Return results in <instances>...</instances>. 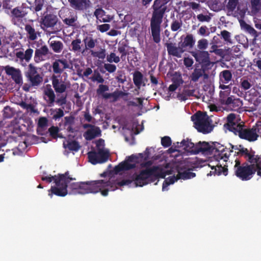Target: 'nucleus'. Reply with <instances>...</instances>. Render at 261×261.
<instances>
[{
	"label": "nucleus",
	"instance_id": "obj_31",
	"mask_svg": "<svg viewBox=\"0 0 261 261\" xmlns=\"http://www.w3.org/2000/svg\"><path fill=\"white\" fill-rule=\"evenodd\" d=\"M241 26L242 29L246 31L251 35H252L254 37H257L256 32V31L252 28L250 25L247 24L244 22H241Z\"/></svg>",
	"mask_w": 261,
	"mask_h": 261
},
{
	"label": "nucleus",
	"instance_id": "obj_15",
	"mask_svg": "<svg viewBox=\"0 0 261 261\" xmlns=\"http://www.w3.org/2000/svg\"><path fill=\"white\" fill-rule=\"evenodd\" d=\"M239 119L234 114H230L227 116V123L226 126L228 129L234 133L237 127H240L243 124L242 122H239Z\"/></svg>",
	"mask_w": 261,
	"mask_h": 261
},
{
	"label": "nucleus",
	"instance_id": "obj_41",
	"mask_svg": "<svg viewBox=\"0 0 261 261\" xmlns=\"http://www.w3.org/2000/svg\"><path fill=\"white\" fill-rule=\"evenodd\" d=\"M208 41L205 39H202L198 40L197 42V47L200 49H205L208 46Z\"/></svg>",
	"mask_w": 261,
	"mask_h": 261
},
{
	"label": "nucleus",
	"instance_id": "obj_55",
	"mask_svg": "<svg viewBox=\"0 0 261 261\" xmlns=\"http://www.w3.org/2000/svg\"><path fill=\"white\" fill-rule=\"evenodd\" d=\"M58 128L55 126H53L49 129L50 135L54 138H56L58 136L57 134L58 133Z\"/></svg>",
	"mask_w": 261,
	"mask_h": 261
},
{
	"label": "nucleus",
	"instance_id": "obj_22",
	"mask_svg": "<svg viewBox=\"0 0 261 261\" xmlns=\"http://www.w3.org/2000/svg\"><path fill=\"white\" fill-rule=\"evenodd\" d=\"M94 14L100 22H109L113 18L110 15H106L105 11L101 9L96 10Z\"/></svg>",
	"mask_w": 261,
	"mask_h": 261
},
{
	"label": "nucleus",
	"instance_id": "obj_64",
	"mask_svg": "<svg viewBox=\"0 0 261 261\" xmlns=\"http://www.w3.org/2000/svg\"><path fill=\"white\" fill-rule=\"evenodd\" d=\"M177 97V98L181 101H184L187 99V96L184 94V92L182 93H179Z\"/></svg>",
	"mask_w": 261,
	"mask_h": 261
},
{
	"label": "nucleus",
	"instance_id": "obj_20",
	"mask_svg": "<svg viewBox=\"0 0 261 261\" xmlns=\"http://www.w3.org/2000/svg\"><path fill=\"white\" fill-rule=\"evenodd\" d=\"M213 145H210L208 143L205 142H199L197 144V153L201 152L207 155H212V148Z\"/></svg>",
	"mask_w": 261,
	"mask_h": 261
},
{
	"label": "nucleus",
	"instance_id": "obj_2",
	"mask_svg": "<svg viewBox=\"0 0 261 261\" xmlns=\"http://www.w3.org/2000/svg\"><path fill=\"white\" fill-rule=\"evenodd\" d=\"M250 165L240 166L239 161H234V169L236 175L243 180H248L257 171V174L261 176V158L257 155L249 157Z\"/></svg>",
	"mask_w": 261,
	"mask_h": 261
},
{
	"label": "nucleus",
	"instance_id": "obj_28",
	"mask_svg": "<svg viewBox=\"0 0 261 261\" xmlns=\"http://www.w3.org/2000/svg\"><path fill=\"white\" fill-rule=\"evenodd\" d=\"M195 43V40L194 39L192 35H187L184 39V42L181 43V45L183 48L185 47L189 46L192 47Z\"/></svg>",
	"mask_w": 261,
	"mask_h": 261
},
{
	"label": "nucleus",
	"instance_id": "obj_14",
	"mask_svg": "<svg viewBox=\"0 0 261 261\" xmlns=\"http://www.w3.org/2000/svg\"><path fill=\"white\" fill-rule=\"evenodd\" d=\"M166 45L168 53L170 55L180 58L185 51V49L180 44H179L178 46H176L175 44L172 43H166Z\"/></svg>",
	"mask_w": 261,
	"mask_h": 261
},
{
	"label": "nucleus",
	"instance_id": "obj_12",
	"mask_svg": "<svg viewBox=\"0 0 261 261\" xmlns=\"http://www.w3.org/2000/svg\"><path fill=\"white\" fill-rule=\"evenodd\" d=\"M52 66L54 74L61 75L64 69L69 68V64L65 59H58L53 63Z\"/></svg>",
	"mask_w": 261,
	"mask_h": 261
},
{
	"label": "nucleus",
	"instance_id": "obj_63",
	"mask_svg": "<svg viewBox=\"0 0 261 261\" xmlns=\"http://www.w3.org/2000/svg\"><path fill=\"white\" fill-rule=\"evenodd\" d=\"M206 31H207V28L206 27H201L200 28V29L198 31V33L200 35L203 36L206 34Z\"/></svg>",
	"mask_w": 261,
	"mask_h": 261
},
{
	"label": "nucleus",
	"instance_id": "obj_34",
	"mask_svg": "<svg viewBox=\"0 0 261 261\" xmlns=\"http://www.w3.org/2000/svg\"><path fill=\"white\" fill-rule=\"evenodd\" d=\"M28 78L33 86H38L42 81V78L39 74Z\"/></svg>",
	"mask_w": 261,
	"mask_h": 261
},
{
	"label": "nucleus",
	"instance_id": "obj_46",
	"mask_svg": "<svg viewBox=\"0 0 261 261\" xmlns=\"http://www.w3.org/2000/svg\"><path fill=\"white\" fill-rule=\"evenodd\" d=\"M238 3L237 0H229L227 5V8L230 11H233L236 8Z\"/></svg>",
	"mask_w": 261,
	"mask_h": 261
},
{
	"label": "nucleus",
	"instance_id": "obj_56",
	"mask_svg": "<svg viewBox=\"0 0 261 261\" xmlns=\"http://www.w3.org/2000/svg\"><path fill=\"white\" fill-rule=\"evenodd\" d=\"M12 13L13 15L17 17H21L23 15L22 12L17 8H14L12 10Z\"/></svg>",
	"mask_w": 261,
	"mask_h": 261
},
{
	"label": "nucleus",
	"instance_id": "obj_40",
	"mask_svg": "<svg viewBox=\"0 0 261 261\" xmlns=\"http://www.w3.org/2000/svg\"><path fill=\"white\" fill-rule=\"evenodd\" d=\"M203 72L201 69H195L191 76L192 80L193 81H197L198 79L202 75Z\"/></svg>",
	"mask_w": 261,
	"mask_h": 261
},
{
	"label": "nucleus",
	"instance_id": "obj_59",
	"mask_svg": "<svg viewBox=\"0 0 261 261\" xmlns=\"http://www.w3.org/2000/svg\"><path fill=\"white\" fill-rule=\"evenodd\" d=\"M193 64V60L190 58H186L184 59V64L187 67H191Z\"/></svg>",
	"mask_w": 261,
	"mask_h": 261
},
{
	"label": "nucleus",
	"instance_id": "obj_36",
	"mask_svg": "<svg viewBox=\"0 0 261 261\" xmlns=\"http://www.w3.org/2000/svg\"><path fill=\"white\" fill-rule=\"evenodd\" d=\"M85 48H92L95 45V43L96 42V40H94L91 37H86L84 40Z\"/></svg>",
	"mask_w": 261,
	"mask_h": 261
},
{
	"label": "nucleus",
	"instance_id": "obj_6",
	"mask_svg": "<svg viewBox=\"0 0 261 261\" xmlns=\"http://www.w3.org/2000/svg\"><path fill=\"white\" fill-rule=\"evenodd\" d=\"M196 128L203 133H208L212 130L210 118L206 113H197L191 117Z\"/></svg>",
	"mask_w": 261,
	"mask_h": 261
},
{
	"label": "nucleus",
	"instance_id": "obj_33",
	"mask_svg": "<svg viewBox=\"0 0 261 261\" xmlns=\"http://www.w3.org/2000/svg\"><path fill=\"white\" fill-rule=\"evenodd\" d=\"M49 113L53 118L55 119L61 118L64 115L63 111L60 109H51L49 110Z\"/></svg>",
	"mask_w": 261,
	"mask_h": 261
},
{
	"label": "nucleus",
	"instance_id": "obj_43",
	"mask_svg": "<svg viewBox=\"0 0 261 261\" xmlns=\"http://www.w3.org/2000/svg\"><path fill=\"white\" fill-rule=\"evenodd\" d=\"M96 145L98 151L109 152L107 149L104 148V141L103 140L99 139L96 142Z\"/></svg>",
	"mask_w": 261,
	"mask_h": 261
},
{
	"label": "nucleus",
	"instance_id": "obj_21",
	"mask_svg": "<svg viewBox=\"0 0 261 261\" xmlns=\"http://www.w3.org/2000/svg\"><path fill=\"white\" fill-rule=\"evenodd\" d=\"M180 147L188 152L194 154L197 153V144L195 145L189 140L182 141L180 143Z\"/></svg>",
	"mask_w": 261,
	"mask_h": 261
},
{
	"label": "nucleus",
	"instance_id": "obj_60",
	"mask_svg": "<svg viewBox=\"0 0 261 261\" xmlns=\"http://www.w3.org/2000/svg\"><path fill=\"white\" fill-rule=\"evenodd\" d=\"M241 85L244 90H247L249 89L251 87V84L247 80L243 81L241 83Z\"/></svg>",
	"mask_w": 261,
	"mask_h": 261
},
{
	"label": "nucleus",
	"instance_id": "obj_48",
	"mask_svg": "<svg viewBox=\"0 0 261 261\" xmlns=\"http://www.w3.org/2000/svg\"><path fill=\"white\" fill-rule=\"evenodd\" d=\"M221 35L225 41L231 42L230 34L229 32L224 30L221 32Z\"/></svg>",
	"mask_w": 261,
	"mask_h": 261
},
{
	"label": "nucleus",
	"instance_id": "obj_18",
	"mask_svg": "<svg viewBox=\"0 0 261 261\" xmlns=\"http://www.w3.org/2000/svg\"><path fill=\"white\" fill-rule=\"evenodd\" d=\"M109 90V87L106 85H100L97 90L98 95L101 96L103 98L108 99L111 97L114 98L116 100L118 97V95L116 92L113 93H108L106 92Z\"/></svg>",
	"mask_w": 261,
	"mask_h": 261
},
{
	"label": "nucleus",
	"instance_id": "obj_32",
	"mask_svg": "<svg viewBox=\"0 0 261 261\" xmlns=\"http://www.w3.org/2000/svg\"><path fill=\"white\" fill-rule=\"evenodd\" d=\"M71 5L79 9H83L86 5V2L84 0H69Z\"/></svg>",
	"mask_w": 261,
	"mask_h": 261
},
{
	"label": "nucleus",
	"instance_id": "obj_44",
	"mask_svg": "<svg viewBox=\"0 0 261 261\" xmlns=\"http://www.w3.org/2000/svg\"><path fill=\"white\" fill-rule=\"evenodd\" d=\"M107 61L109 62L112 63H118L120 61L119 57L117 56L115 54L111 53L110 55H108L107 57Z\"/></svg>",
	"mask_w": 261,
	"mask_h": 261
},
{
	"label": "nucleus",
	"instance_id": "obj_24",
	"mask_svg": "<svg viewBox=\"0 0 261 261\" xmlns=\"http://www.w3.org/2000/svg\"><path fill=\"white\" fill-rule=\"evenodd\" d=\"M44 93L45 96V98H48L46 100L48 101V102L50 104L53 103L55 101V94L53 90L51 89L50 85H46L44 89Z\"/></svg>",
	"mask_w": 261,
	"mask_h": 261
},
{
	"label": "nucleus",
	"instance_id": "obj_50",
	"mask_svg": "<svg viewBox=\"0 0 261 261\" xmlns=\"http://www.w3.org/2000/svg\"><path fill=\"white\" fill-rule=\"evenodd\" d=\"M79 144L75 141L70 142L68 144V148L70 150L76 151L79 149Z\"/></svg>",
	"mask_w": 261,
	"mask_h": 261
},
{
	"label": "nucleus",
	"instance_id": "obj_62",
	"mask_svg": "<svg viewBox=\"0 0 261 261\" xmlns=\"http://www.w3.org/2000/svg\"><path fill=\"white\" fill-rule=\"evenodd\" d=\"M233 99L231 97H227L226 99H223V103L225 105H229L232 102Z\"/></svg>",
	"mask_w": 261,
	"mask_h": 261
},
{
	"label": "nucleus",
	"instance_id": "obj_47",
	"mask_svg": "<svg viewBox=\"0 0 261 261\" xmlns=\"http://www.w3.org/2000/svg\"><path fill=\"white\" fill-rule=\"evenodd\" d=\"M38 126L41 128H44L47 126V120L45 117H41L39 119L38 123Z\"/></svg>",
	"mask_w": 261,
	"mask_h": 261
},
{
	"label": "nucleus",
	"instance_id": "obj_35",
	"mask_svg": "<svg viewBox=\"0 0 261 261\" xmlns=\"http://www.w3.org/2000/svg\"><path fill=\"white\" fill-rule=\"evenodd\" d=\"M172 81L173 83L176 84V85L179 86L184 83L181 74L178 72H175L173 74Z\"/></svg>",
	"mask_w": 261,
	"mask_h": 261
},
{
	"label": "nucleus",
	"instance_id": "obj_19",
	"mask_svg": "<svg viewBox=\"0 0 261 261\" xmlns=\"http://www.w3.org/2000/svg\"><path fill=\"white\" fill-rule=\"evenodd\" d=\"M34 50L32 48L27 49L24 52L19 51L16 53V57L21 62L25 61L27 62L31 60Z\"/></svg>",
	"mask_w": 261,
	"mask_h": 261
},
{
	"label": "nucleus",
	"instance_id": "obj_61",
	"mask_svg": "<svg viewBox=\"0 0 261 261\" xmlns=\"http://www.w3.org/2000/svg\"><path fill=\"white\" fill-rule=\"evenodd\" d=\"M230 92V89L228 90V91L226 92L225 93L224 92H220V100L222 103H223V99H226L227 97V96L228 94H229Z\"/></svg>",
	"mask_w": 261,
	"mask_h": 261
},
{
	"label": "nucleus",
	"instance_id": "obj_8",
	"mask_svg": "<svg viewBox=\"0 0 261 261\" xmlns=\"http://www.w3.org/2000/svg\"><path fill=\"white\" fill-rule=\"evenodd\" d=\"M67 74L65 72L62 75H53L52 84L56 92L62 93L65 91L69 85L67 80Z\"/></svg>",
	"mask_w": 261,
	"mask_h": 261
},
{
	"label": "nucleus",
	"instance_id": "obj_57",
	"mask_svg": "<svg viewBox=\"0 0 261 261\" xmlns=\"http://www.w3.org/2000/svg\"><path fill=\"white\" fill-rule=\"evenodd\" d=\"M76 20L75 17H71L69 18H66L64 20V22L69 25H73Z\"/></svg>",
	"mask_w": 261,
	"mask_h": 261
},
{
	"label": "nucleus",
	"instance_id": "obj_1",
	"mask_svg": "<svg viewBox=\"0 0 261 261\" xmlns=\"http://www.w3.org/2000/svg\"><path fill=\"white\" fill-rule=\"evenodd\" d=\"M167 175L169 176L165 179L163 185V191L167 190L166 188L168 186L173 184L179 179H187L195 176V174L189 169L172 168L169 164H167L164 167H154L151 169L143 171L139 175H136L132 179H124L118 182L117 184L120 186H127L134 181L136 187H142L148 183L152 176L165 177Z\"/></svg>",
	"mask_w": 261,
	"mask_h": 261
},
{
	"label": "nucleus",
	"instance_id": "obj_45",
	"mask_svg": "<svg viewBox=\"0 0 261 261\" xmlns=\"http://www.w3.org/2000/svg\"><path fill=\"white\" fill-rule=\"evenodd\" d=\"M251 5L253 10L256 12L260 9L261 0H251Z\"/></svg>",
	"mask_w": 261,
	"mask_h": 261
},
{
	"label": "nucleus",
	"instance_id": "obj_54",
	"mask_svg": "<svg viewBox=\"0 0 261 261\" xmlns=\"http://www.w3.org/2000/svg\"><path fill=\"white\" fill-rule=\"evenodd\" d=\"M110 26L109 24H103L97 27V29L101 32H105L110 29Z\"/></svg>",
	"mask_w": 261,
	"mask_h": 261
},
{
	"label": "nucleus",
	"instance_id": "obj_10",
	"mask_svg": "<svg viewBox=\"0 0 261 261\" xmlns=\"http://www.w3.org/2000/svg\"><path fill=\"white\" fill-rule=\"evenodd\" d=\"M109 156V152L98 151L90 152L88 153V158L89 161L93 164L98 163H102L105 162L108 159Z\"/></svg>",
	"mask_w": 261,
	"mask_h": 261
},
{
	"label": "nucleus",
	"instance_id": "obj_11",
	"mask_svg": "<svg viewBox=\"0 0 261 261\" xmlns=\"http://www.w3.org/2000/svg\"><path fill=\"white\" fill-rule=\"evenodd\" d=\"M4 70L8 75L11 76L16 84H20L22 83V75L19 69L8 65L4 67Z\"/></svg>",
	"mask_w": 261,
	"mask_h": 261
},
{
	"label": "nucleus",
	"instance_id": "obj_3",
	"mask_svg": "<svg viewBox=\"0 0 261 261\" xmlns=\"http://www.w3.org/2000/svg\"><path fill=\"white\" fill-rule=\"evenodd\" d=\"M166 3L165 2L161 3V0H156L153 6L154 11L151 19V29L153 40L156 43L160 41V25L166 10V7L163 5Z\"/></svg>",
	"mask_w": 261,
	"mask_h": 261
},
{
	"label": "nucleus",
	"instance_id": "obj_52",
	"mask_svg": "<svg viewBox=\"0 0 261 261\" xmlns=\"http://www.w3.org/2000/svg\"><path fill=\"white\" fill-rule=\"evenodd\" d=\"M105 68L110 72H113L116 70V67L115 65L113 64H110L109 63L105 64L104 65Z\"/></svg>",
	"mask_w": 261,
	"mask_h": 261
},
{
	"label": "nucleus",
	"instance_id": "obj_38",
	"mask_svg": "<svg viewBox=\"0 0 261 261\" xmlns=\"http://www.w3.org/2000/svg\"><path fill=\"white\" fill-rule=\"evenodd\" d=\"M91 55L94 57H97L103 59L106 57V50L104 49H100L99 51L91 50Z\"/></svg>",
	"mask_w": 261,
	"mask_h": 261
},
{
	"label": "nucleus",
	"instance_id": "obj_30",
	"mask_svg": "<svg viewBox=\"0 0 261 261\" xmlns=\"http://www.w3.org/2000/svg\"><path fill=\"white\" fill-rule=\"evenodd\" d=\"M220 80L222 83L227 84L231 79V74L228 70H224L220 73Z\"/></svg>",
	"mask_w": 261,
	"mask_h": 261
},
{
	"label": "nucleus",
	"instance_id": "obj_17",
	"mask_svg": "<svg viewBox=\"0 0 261 261\" xmlns=\"http://www.w3.org/2000/svg\"><path fill=\"white\" fill-rule=\"evenodd\" d=\"M58 22L57 17L53 14L47 15L42 18L41 24L43 27L42 28H52L54 27Z\"/></svg>",
	"mask_w": 261,
	"mask_h": 261
},
{
	"label": "nucleus",
	"instance_id": "obj_25",
	"mask_svg": "<svg viewBox=\"0 0 261 261\" xmlns=\"http://www.w3.org/2000/svg\"><path fill=\"white\" fill-rule=\"evenodd\" d=\"M51 48L57 53H60L63 48V43L59 41L53 40L51 38L48 40Z\"/></svg>",
	"mask_w": 261,
	"mask_h": 261
},
{
	"label": "nucleus",
	"instance_id": "obj_5",
	"mask_svg": "<svg viewBox=\"0 0 261 261\" xmlns=\"http://www.w3.org/2000/svg\"><path fill=\"white\" fill-rule=\"evenodd\" d=\"M42 179L48 182L55 180L56 187H51L50 190L51 192L48 194V195L52 197L53 194L60 196H65L67 193L66 190L67 184L72 179L67 177V174L66 173L65 175L62 174L59 176H44L42 177Z\"/></svg>",
	"mask_w": 261,
	"mask_h": 261
},
{
	"label": "nucleus",
	"instance_id": "obj_51",
	"mask_svg": "<svg viewBox=\"0 0 261 261\" xmlns=\"http://www.w3.org/2000/svg\"><path fill=\"white\" fill-rule=\"evenodd\" d=\"M181 27V23L178 21H174L171 25V29L173 31H177Z\"/></svg>",
	"mask_w": 261,
	"mask_h": 261
},
{
	"label": "nucleus",
	"instance_id": "obj_39",
	"mask_svg": "<svg viewBox=\"0 0 261 261\" xmlns=\"http://www.w3.org/2000/svg\"><path fill=\"white\" fill-rule=\"evenodd\" d=\"M38 74L36 68L32 64H29V69L27 72L26 76L29 77Z\"/></svg>",
	"mask_w": 261,
	"mask_h": 261
},
{
	"label": "nucleus",
	"instance_id": "obj_37",
	"mask_svg": "<svg viewBox=\"0 0 261 261\" xmlns=\"http://www.w3.org/2000/svg\"><path fill=\"white\" fill-rule=\"evenodd\" d=\"M81 41L80 39H77L73 40L71 42L72 50L74 52L80 53L81 50Z\"/></svg>",
	"mask_w": 261,
	"mask_h": 261
},
{
	"label": "nucleus",
	"instance_id": "obj_29",
	"mask_svg": "<svg viewBox=\"0 0 261 261\" xmlns=\"http://www.w3.org/2000/svg\"><path fill=\"white\" fill-rule=\"evenodd\" d=\"M133 80L135 84L138 87H140L142 85H144L143 83V75L140 72H135Z\"/></svg>",
	"mask_w": 261,
	"mask_h": 261
},
{
	"label": "nucleus",
	"instance_id": "obj_7",
	"mask_svg": "<svg viewBox=\"0 0 261 261\" xmlns=\"http://www.w3.org/2000/svg\"><path fill=\"white\" fill-rule=\"evenodd\" d=\"M231 151L218 143L213 144L212 155L209 156L210 160L214 158L216 161L223 160L225 162L228 159Z\"/></svg>",
	"mask_w": 261,
	"mask_h": 261
},
{
	"label": "nucleus",
	"instance_id": "obj_13",
	"mask_svg": "<svg viewBox=\"0 0 261 261\" xmlns=\"http://www.w3.org/2000/svg\"><path fill=\"white\" fill-rule=\"evenodd\" d=\"M138 162L137 158L134 155L128 158V160L123 163L119 164L115 168L116 173L123 170H128L135 167L136 163Z\"/></svg>",
	"mask_w": 261,
	"mask_h": 261
},
{
	"label": "nucleus",
	"instance_id": "obj_49",
	"mask_svg": "<svg viewBox=\"0 0 261 261\" xmlns=\"http://www.w3.org/2000/svg\"><path fill=\"white\" fill-rule=\"evenodd\" d=\"M44 5V0H36L35 2V10L39 11L42 9Z\"/></svg>",
	"mask_w": 261,
	"mask_h": 261
},
{
	"label": "nucleus",
	"instance_id": "obj_26",
	"mask_svg": "<svg viewBox=\"0 0 261 261\" xmlns=\"http://www.w3.org/2000/svg\"><path fill=\"white\" fill-rule=\"evenodd\" d=\"M192 54L193 56L195 58L196 60L199 62H203L206 61V60L208 56V54L207 51H200L198 54L193 52Z\"/></svg>",
	"mask_w": 261,
	"mask_h": 261
},
{
	"label": "nucleus",
	"instance_id": "obj_58",
	"mask_svg": "<svg viewBox=\"0 0 261 261\" xmlns=\"http://www.w3.org/2000/svg\"><path fill=\"white\" fill-rule=\"evenodd\" d=\"M197 19L200 21H209L210 17L207 15L199 14L197 16Z\"/></svg>",
	"mask_w": 261,
	"mask_h": 261
},
{
	"label": "nucleus",
	"instance_id": "obj_53",
	"mask_svg": "<svg viewBox=\"0 0 261 261\" xmlns=\"http://www.w3.org/2000/svg\"><path fill=\"white\" fill-rule=\"evenodd\" d=\"M171 143V139L169 137H164L162 139V144L165 147H168Z\"/></svg>",
	"mask_w": 261,
	"mask_h": 261
},
{
	"label": "nucleus",
	"instance_id": "obj_16",
	"mask_svg": "<svg viewBox=\"0 0 261 261\" xmlns=\"http://www.w3.org/2000/svg\"><path fill=\"white\" fill-rule=\"evenodd\" d=\"M85 127L87 128V129L84 136L87 140H91L100 134V129L96 126L85 125Z\"/></svg>",
	"mask_w": 261,
	"mask_h": 261
},
{
	"label": "nucleus",
	"instance_id": "obj_4",
	"mask_svg": "<svg viewBox=\"0 0 261 261\" xmlns=\"http://www.w3.org/2000/svg\"><path fill=\"white\" fill-rule=\"evenodd\" d=\"M110 181L103 180H99L92 181L88 182H83L79 185L80 191L79 193L81 194H86L88 193H97L101 191V194L103 196L108 195L109 187L112 188L113 186Z\"/></svg>",
	"mask_w": 261,
	"mask_h": 261
},
{
	"label": "nucleus",
	"instance_id": "obj_42",
	"mask_svg": "<svg viewBox=\"0 0 261 261\" xmlns=\"http://www.w3.org/2000/svg\"><path fill=\"white\" fill-rule=\"evenodd\" d=\"M208 166L211 167L212 169H214L215 168V172H217L218 174H220L222 172H223V174L226 175V171L225 170L224 168L222 167L221 166H218V164L216 165H210L208 164Z\"/></svg>",
	"mask_w": 261,
	"mask_h": 261
},
{
	"label": "nucleus",
	"instance_id": "obj_23",
	"mask_svg": "<svg viewBox=\"0 0 261 261\" xmlns=\"http://www.w3.org/2000/svg\"><path fill=\"white\" fill-rule=\"evenodd\" d=\"M49 53V49L47 46H42L35 51L34 59L35 61L38 62L42 60V57L47 55Z\"/></svg>",
	"mask_w": 261,
	"mask_h": 261
},
{
	"label": "nucleus",
	"instance_id": "obj_27",
	"mask_svg": "<svg viewBox=\"0 0 261 261\" xmlns=\"http://www.w3.org/2000/svg\"><path fill=\"white\" fill-rule=\"evenodd\" d=\"M25 30L27 32L28 37L29 39L34 40L37 39L38 33L30 25H27Z\"/></svg>",
	"mask_w": 261,
	"mask_h": 261
},
{
	"label": "nucleus",
	"instance_id": "obj_9",
	"mask_svg": "<svg viewBox=\"0 0 261 261\" xmlns=\"http://www.w3.org/2000/svg\"><path fill=\"white\" fill-rule=\"evenodd\" d=\"M237 128V130L234 133L238 135L240 138L250 141H253L257 139L258 135L256 128H243V124H242L241 127Z\"/></svg>",
	"mask_w": 261,
	"mask_h": 261
}]
</instances>
